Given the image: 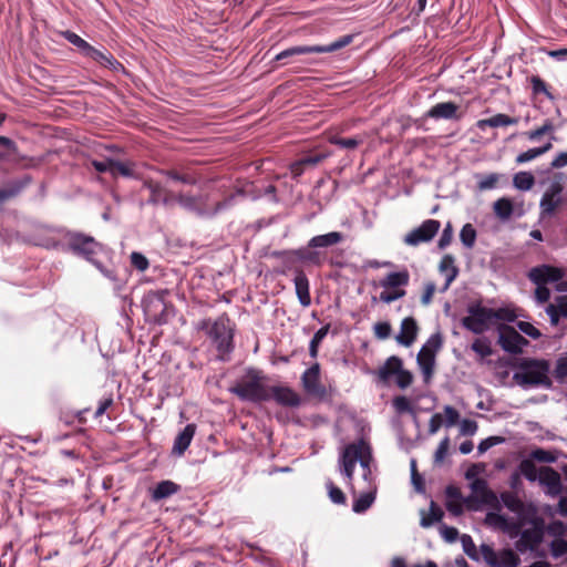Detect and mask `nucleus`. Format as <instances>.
<instances>
[{"mask_svg":"<svg viewBox=\"0 0 567 567\" xmlns=\"http://www.w3.org/2000/svg\"><path fill=\"white\" fill-rule=\"evenodd\" d=\"M143 188L150 192L147 204L156 206L163 205L165 207H173L178 205L187 213L203 219H212L218 214L230 208L237 197H244L245 193L238 188L221 200L213 202L208 194H192L189 192H173L164 186L161 182L153 178H145L143 181Z\"/></svg>","mask_w":567,"mask_h":567,"instance_id":"1","label":"nucleus"},{"mask_svg":"<svg viewBox=\"0 0 567 567\" xmlns=\"http://www.w3.org/2000/svg\"><path fill=\"white\" fill-rule=\"evenodd\" d=\"M229 391L240 400L249 402H265L270 400L267 377L261 370L248 368L229 388Z\"/></svg>","mask_w":567,"mask_h":567,"instance_id":"2","label":"nucleus"},{"mask_svg":"<svg viewBox=\"0 0 567 567\" xmlns=\"http://www.w3.org/2000/svg\"><path fill=\"white\" fill-rule=\"evenodd\" d=\"M63 239L65 241V250L71 251L73 255L82 257L93 264L110 280H116L114 271L104 268L101 262L96 260L95 257L104 247L92 236L76 231H65Z\"/></svg>","mask_w":567,"mask_h":567,"instance_id":"3","label":"nucleus"},{"mask_svg":"<svg viewBox=\"0 0 567 567\" xmlns=\"http://www.w3.org/2000/svg\"><path fill=\"white\" fill-rule=\"evenodd\" d=\"M550 364L543 359H524L516 368L513 380L523 389L551 386Z\"/></svg>","mask_w":567,"mask_h":567,"instance_id":"4","label":"nucleus"},{"mask_svg":"<svg viewBox=\"0 0 567 567\" xmlns=\"http://www.w3.org/2000/svg\"><path fill=\"white\" fill-rule=\"evenodd\" d=\"M198 329L204 330L215 344L219 360L227 361L234 350V327L230 319L226 315L215 321L204 319L198 323Z\"/></svg>","mask_w":567,"mask_h":567,"instance_id":"5","label":"nucleus"},{"mask_svg":"<svg viewBox=\"0 0 567 567\" xmlns=\"http://www.w3.org/2000/svg\"><path fill=\"white\" fill-rule=\"evenodd\" d=\"M358 462L362 468H368V465L372 462L371 446L363 439L346 445L339 455V471L346 477L349 485H352L354 468Z\"/></svg>","mask_w":567,"mask_h":567,"instance_id":"6","label":"nucleus"},{"mask_svg":"<svg viewBox=\"0 0 567 567\" xmlns=\"http://www.w3.org/2000/svg\"><path fill=\"white\" fill-rule=\"evenodd\" d=\"M353 34H346L326 45H297L279 52L275 61H282L288 58L310 53H331L339 51L353 42Z\"/></svg>","mask_w":567,"mask_h":567,"instance_id":"7","label":"nucleus"},{"mask_svg":"<svg viewBox=\"0 0 567 567\" xmlns=\"http://www.w3.org/2000/svg\"><path fill=\"white\" fill-rule=\"evenodd\" d=\"M441 347V336L439 333L432 334L417 353L416 361L426 383L430 382L433 377L435 368V355Z\"/></svg>","mask_w":567,"mask_h":567,"instance_id":"8","label":"nucleus"},{"mask_svg":"<svg viewBox=\"0 0 567 567\" xmlns=\"http://www.w3.org/2000/svg\"><path fill=\"white\" fill-rule=\"evenodd\" d=\"M468 316L462 319V324L473 333L480 334L486 331L491 320L496 317L493 309L481 306L480 303L471 305L467 309Z\"/></svg>","mask_w":567,"mask_h":567,"instance_id":"9","label":"nucleus"},{"mask_svg":"<svg viewBox=\"0 0 567 567\" xmlns=\"http://www.w3.org/2000/svg\"><path fill=\"white\" fill-rule=\"evenodd\" d=\"M480 553L492 567H518L520 564V558L512 549L495 551L489 545L482 544Z\"/></svg>","mask_w":567,"mask_h":567,"instance_id":"10","label":"nucleus"},{"mask_svg":"<svg viewBox=\"0 0 567 567\" xmlns=\"http://www.w3.org/2000/svg\"><path fill=\"white\" fill-rule=\"evenodd\" d=\"M441 223L436 219H426L419 227L409 231L403 243L410 247H416L421 244L430 243L439 233Z\"/></svg>","mask_w":567,"mask_h":567,"instance_id":"11","label":"nucleus"},{"mask_svg":"<svg viewBox=\"0 0 567 567\" xmlns=\"http://www.w3.org/2000/svg\"><path fill=\"white\" fill-rule=\"evenodd\" d=\"M167 303L164 295L161 292H150L143 299V309L150 321L155 323H164L167 320Z\"/></svg>","mask_w":567,"mask_h":567,"instance_id":"12","label":"nucleus"},{"mask_svg":"<svg viewBox=\"0 0 567 567\" xmlns=\"http://www.w3.org/2000/svg\"><path fill=\"white\" fill-rule=\"evenodd\" d=\"M498 343L504 351L518 354L528 344V341L514 327L503 326L499 329Z\"/></svg>","mask_w":567,"mask_h":567,"instance_id":"13","label":"nucleus"},{"mask_svg":"<svg viewBox=\"0 0 567 567\" xmlns=\"http://www.w3.org/2000/svg\"><path fill=\"white\" fill-rule=\"evenodd\" d=\"M64 233L62 229L41 228L35 235V244L48 249L65 250Z\"/></svg>","mask_w":567,"mask_h":567,"instance_id":"14","label":"nucleus"},{"mask_svg":"<svg viewBox=\"0 0 567 567\" xmlns=\"http://www.w3.org/2000/svg\"><path fill=\"white\" fill-rule=\"evenodd\" d=\"M564 277L561 269L549 265H542L529 270L528 278L536 285L557 282Z\"/></svg>","mask_w":567,"mask_h":567,"instance_id":"15","label":"nucleus"},{"mask_svg":"<svg viewBox=\"0 0 567 567\" xmlns=\"http://www.w3.org/2000/svg\"><path fill=\"white\" fill-rule=\"evenodd\" d=\"M301 382L305 391L311 395H322L324 393V388L320 383L319 363H315L303 372Z\"/></svg>","mask_w":567,"mask_h":567,"instance_id":"16","label":"nucleus"},{"mask_svg":"<svg viewBox=\"0 0 567 567\" xmlns=\"http://www.w3.org/2000/svg\"><path fill=\"white\" fill-rule=\"evenodd\" d=\"M486 522L489 525L498 527L499 529L506 532L512 537L517 536L523 526V524L519 519L508 518V517H506L502 514H497V513H488L486 515Z\"/></svg>","mask_w":567,"mask_h":567,"instance_id":"17","label":"nucleus"},{"mask_svg":"<svg viewBox=\"0 0 567 567\" xmlns=\"http://www.w3.org/2000/svg\"><path fill=\"white\" fill-rule=\"evenodd\" d=\"M276 256H285L287 259H289L291 256H295L302 262L316 266H320L323 261L322 254L317 250V248H310L309 244L306 247H301L292 251L276 252Z\"/></svg>","mask_w":567,"mask_h":567,"instance_id":"18","label":"nucleus"},{"mask_svg":"<svg viewBox=\"0 0 567 567\" xmlns=\"http://www.w3.org/2000/svg\"><path fill=\"white\" fill-rule=\"evenodd\" d=\"M519 539L516 542V549L520 553L535 549L543 539V530L537 527L519 532Z\"/></svg>","mask_w":567,"mask_h":567,"instance_id":"19","label":"nucleus"},{"mask_svg":"<svg viewBox=\"0 0 567 567\" xmlns=\"http://www.w3.org/2000/svg\"><path fill=\"white\" fill-rule=\"evenodd\" d=\"M538 481L548 488V494L556 496L561 492V477L553 467L544 466L539 468Z\"/></svg>","mask_w":567,"mask_h":567,"instance_id":"20","label":"nucleus"},{"mask_svg":"<svg viewBox=\"0 0 567 567\" xmlns=\"http://www.w3.org/2000/svg\"><path fill=\"white\" fill-rule=\"evenodd\" d=\"M545 312L548 315L550 323L557 326L560 320L567 319V296H557L549 302Z\"/></svg>","mask_w":567,"mask_h":567,"instance_id":"21","label":"nucleus"},{"mask_svg":"<svg viewBox=\"0 0 567 567\" xmlns=\"http://www.w3.org/2000/svg\"><path fill=\"white\" fill-rule=\"evenodd\" d=\"M458 105L453 102H442L433 105L427 112L426 117L434 120H458Z\"/></svg>","mask_w":567,"mask_h":567,"instance_id":"22","label":"nucleus"},{"mask_svg":"<svg viewBox=\"0 0 567 567\" xmlns=\"http://www.w3.org/2000/svg\"><path fill=\"white\" fill-rule=\"evenodd\" d=\"M270 399L285 406H298L300 404V396L290 388L287 386H269Z\"/></svg>","mask_w":567,"mask_h":567,"instance_id":"23","label":"nucleus"},{"mask_svg":"<svg viewBox=\"0 0 567 567\" xmlns=\"http://www.w3.org/2000/svg\"><path fill=\"white\" fill-rule=\"evenodd\" d=\"M419 331L417 323L413 317H406L401 321L400 332L395 337L398 343L410 347L416 339Z\"/></svg>","mask_w":567,"mask_h":567,"instance_id":"24","label":"nucleus"},{"mask_svg":"<svg viewBox=\"0 0 567 567\" xmlns=\"http://www.w3.org/2000/svg\"><path fill=\"white\" fill-rule=\"evenodd\" d=\"M196 432V425L193 423L187 424L175 437L172 453L182 456L192 443Z\"/></svg>","mask_w":567,"mask_h":567,"instance_id":"25","label":"nucleus"},{"mask_svg":"<svg viewBox=\"0 0 567 567\" xmlns=\"http://www.w3.org/2000/svg\"><path fill=\"white\" fill-rule=\"evenodd\" d=\"M296 295L298 297V300L302 307H309L311 303V297L309 291V280L306 276V274L297 269L296 276L293 279Z\"/></svg>","mask_w":567,"mask_h":567,"instance_id":"26","label":"nucleus"},{"mask_svg":"<svg viewBox=\"0 0 567 567\" xmlns=\"http://www.w3.org/2000/svg\"><path fill=\"white\" fill-rule=\"evenodd\" d=\"M85 56L111 70L122 68L121 63L107 50H99L91 45Z\"/></svg>","mask_w":567,"mask_h":567,"instance_id":"27","label":"nucleus"},{"mask_svg":"<svg viewBox=\"0 0 567 567\" xmlns=\"http://www.w3.org/2000/svg\"><path fill=\"white\" fill-rule=\"evenodd\" d=\"M410 281V275L408 270H401L388 274L380 281V286L384 289H403Z\"/></svg>","mask_w":567,"mask_h":567,"instance_id":"28","label":"nucleus"},{"mask_svg":"<svg viewBox=\"0 0 567 567\" xmlns=\"http://www.w3.org/2000/svg\"><path fill=\"white\" fill-rule=\"evenodd\" d=\"M519 118L518 117H512L507 114L498 113L492 117L483 118L477 121L476 126L484 131L487 126L488 127H503L508 125H516L518 124Z\"/></svg>","mask_w":567,"mask_h":567,"instance_id":"29","label":"nucleus"},{"mask_svg":"<svg viewBox=\"0 0 567 567\" xmlns=\"http://www.w3.org/2000/svg\"><path fill=\"white\" fill-rule=\"evenodd\" d=\"M560 187L559 186H556V187H553L550 190H547L542 199H540V209H542V215H551L554 214L555 209L558 207V205L560 204V198H559V193H560Z\"/></svg>","mask_w":567,"mask_h":567,"instance_id":"30","label":"nucleus"},{"mask_svg":"<svg viewBox=\"0 0 567 567\" xmlns=\"http://www.w3.org/2000/svg\"><path fill=\"white\" fill-rule=\"evenodd\" d=\"M344 236L340 231H331L323 235H318L312 237L309 240L310 248H328L334 245L340 244L343 240Z\"/></svg>","mask_w":567,"mask_h":567,"instance_id":"31","label":"nucleus"},{"mask_svg":"<svg viewBox=\"0 0 567 567\" xmlns=\"http://www.w3.org/2000/svg\"><path fill=\"white\" fill-rule=\"evenodd\" d=\"M440 271L446 276L443 291L447 290L454 279L457 277L458 269L454 265V258L451 255H445L440 262Z\"/></svg>","mask_w":567,"mask_h":567,"instance_id":"32","label":"nucleus"},{"mask_svg":"<svg viewBox=\"0 0 567 567\" xmlns=\"http://www.w3.org/2000/svg\"><path fill=\"white\" fill-rule=\"evenodd\" d=\"M470 487L483 503H489L496 499V495L488 488L487 482L484 478H475L471 482Z\"/></svg>","mask_w":567,"mask_h":567,"instance_id":"33","label":"nucleus"},{"mask_svg":"<svg viewBox=\"0 0 567 567\" xmlns=\"http://www.w3.org/2000/svg\"><path fill=\"white\" fill-rule=\"evenodd\" d=\"M403 367V362L399 357H390L385 363L379 369V378L386 382L392 375H395Z\"/></svg>","mask_w":567,"mask_h":567,"instance_id":"34","label":"nucleus"},{"mask_svg":"<svg viewBox=\"0 0 567 567\" xmlns=\"http://www.w3.org/2000/svg\"><path fill=\"white\" fill-rule=\"evenodd\" d=\"M179 489L178 485L172 481H162L159 482L152 491V499L161 501L167 498Z\"/></svg>","mask_w":567,"mask_h":567,"instance_id":"35","label":"nucleus"},{"mask_svg":"<svg viewBox=\"0 0 567 567\" xmlns=\"http://www.w3.org/2000/svg\"><path fill=\"white\" fill-rule=\"evenodd\" d=\"M158 173L173 182H178L185 185H196L197 178L194 174L187 172H179L177 169H159Z\"/></svg>","mask_w":567,"mask_h":567,"instance_id":"36","label":"nucleus"},{"mask_svg":"<svg viewBox=\"0 0 567 567\" xmlns=\"http://www.w3.org/2000/svg\"><path fill=\"white\" fill-rule=\"evenodd\" d=\"M421 522L420 525L423 528H429L433 524L440 522L443 518V511L435 504V502H431L429 513L425 514L424 511L421 512Z\"/></svg>","mask_w":567,"mask_h":567,"instance_id":"37","label":"nucleus"},{"mask_svg":"<svg viewBox=\"0 0 567 567\" xmlns=\"http://www.w3.org/2000/svg\"><path fill=\"white\" fill-rule=\"evenodd\" d=\"M501 501L504 504V506L517 514L520 515L524 513V503L523 501L513 492H503L501 493Z\"/></svg>","mask_w":567,"mask_h":567,"instance_id":"38","label":"nucleus"},{"mask_svg":"<svg viewBox=\"0 0 567 567\" xmlns=\"http://www.w3.org/2000/svg\"><path fill=\"white\" fill-rule=\"evenodd\" d=\"M493 208L495 215L504 220L511 218L513 214V204L508 198L505 197L497 199L494 203Z\"/></svg>","mask_w":567,"mask_h":567,"instance_id":"39","label":"nucleus"},{"mask_svg":"<svg viewBox=\"0 0 567 567\" xmlns=\"http://www.w3.org/2000/svg\"><path fill=\"white\" fill-rule=\"evenodd\" d=\"M374 492H367L354 499L352 509L354 513H364L374 502Z\"/></svg>","mask_w":567,"mask_h":567,"instance_id":"40","label":"nucleus"},{"mask_svg":"<svg viewBox=\"0 0 567 567\" xmlns=\"http://www.w3.org/2000/svg\"><path fill=\"white\" fill-rule=\"evenodd\" d=\"M513 184L519 190H529L535 184V178L528 172H519L514 175Z\"/></svg>","mask_w":567,"mask_h":567,"instance_id":"41","label":"nucleus"},{"mask_svg":"<svg viewBox=\"0 0 567 567\" xmlns=\"http://www.w3.org/2000/svg\"><path fill=\"white\" fill-rule=\"evenodd\" d=\"M476 230L472 224H465L460 231V240L464 247L472 249L476 241Z\"/></svg>","mask_w":567,"mask_h":567,"instance_id":"42","label":"nucleus"},{"mask_svg":"<svg viewBox=\"0 0 567 567\" xmlns=\"http://www.w3.org/2000/svg\"><path fill=\"white\" fill-rule=\"evenodd\" d=\"M330 326L327 324L324 327H321L312 337L309 344V354L311 358H317L318 355V349L319 344L322 342V340L326 338V336L329 332Z\"/></svg>","mask_w":567,"mask_h":567,"instance_id":"43","label":"nucleus"},{"mask_svg":"<svg viewBox=\"0 0 567 567\" xmlns=\"http://www.w3.org/2000/svg\"><path fill=\"white\" fill-rule=\"evenodd\" d=\"M63 37L66 41L76 47L84 56L91 48V44L89 42H86L84 39H82L80 35L72 31L63 32Z\"/></svg>","mask_w":567,"mask_h":567,"instance_id":"44","label":"nucleus"},{"mask_svg":"<svg viewBox=\"0 0 567 567\" xmlns=\"http://www.w3.org/2000/svg\"><path fill=\"white\" fill-rule=\"evenodd\" d=\"M520 473L530 482L538 480L539 471L533 460H524L519 464Z\"/></svg>","mask_w":567,"mask_h":567,"instance_id":"45","label":"nucleus"},{"mask_svg":"<svg viewBox=\"0 0 567 567\" xmlns=\"http://www.w3.org/2000/svg\"><path fill=\"white\" fill-rule=\"evenodd\" d=\"M530 457L534 461L543 463H554L557 460V455L554 452L544 449L533 450L530 453Z\"/></svg>","mask_w":567,"mask_h":567,"instance_id":"46","label":"nucleus"},{"mask_svg":"<svg viewBox=\"0 0 567 567\" xmlns=\"http://www.w3.org/2000/svg\"><path fill=\"white\" fill-rule=\"evenodd\" d=\"M326 486H327L328 494H329V497L332 503L339 504V505L346 503V496H344L343 492L339 487H337L332 481L328 480L326 483Z\"/></svg>","mask_w":567,"mask_h":567,"instance_id":"47","label":"nucleus"},{"mask_svg":"<svg viewBox=\"0 0 567 567\" xmlns=\"http://www.w3.org/2000/svg\"><path fill=\"white\" fill-rule=\"evenodd\" d=\"M553 131H554V125H553L551 121L547 120L540 127L533 130V131H528L525 133V135L527 136V138L529 141H538L540 138V136H543L544 134L550 133Z\"/></svg>","mask_w":567,"mask_h":567,"instance_id":"48","label":"nucleus"},{"mask_svg":"<svg viewBox=\"0 0 567 567\" xmlns=\"http://www.w3.org/2000/svg\"><path fill=\"white\" fill-rule=\"evenodd\" d=\"M461 542H462V546H463V550L464 553L471 558V559H474V560H478L480 559V556H478V553H477V549H476V546L472 539V537L470 535H463L461 537Z\"/></svg>","mask_w":567,"mask_h":567,"instance_id":"49","label":"nucleus"},{"mask_svg":"<svg viewBox=\"0 0 567 567\" xmlns=\"http://www.w3.org/2000/svg\"><path fill=\"white\" fill-rule=\"evenodd\" d=\"M516 327L520 332L525 333L534 340H537L542 337V332L530 322L517 321Z\"/></svg>","mask_w":567,"mask_h":567,"instance_id":"50","label":"nucleus"},{"mask_svg":"<svg viewBox=\"0 0 567 567\" xmlns=\"http://www.w3.org/2000/svg\"><path fill=\"white\" fill-rule=\"evenodd\" d=\"M406 291L404 289H384L380 293V300L384 303H391L400 298L405 296Z\"/></svg>","mask_w":567,"mask_h":567,"instance_id":"51","label":"nucleus"},{"mask_svg":"<svg viewBox=\"0 0 567 567\" xmlns=\"http://www.w3.org/2000/svg\"><path fill=\"white\" fill-rule=\"evenodd\" d=\"M110 174L113 177H116L117 175L128 177L132 176V169L122 162L111 159Z\"/></svg>","mask_w":567,"mask_h":567,"instance_id":"52","label":"nucleus"},{"mask_svg":"<svg viewBox=\"0 0 567 567\" xmlns=\"http://www.w3.org/2000/svg\"><path fill=\"white\" fill-rule=\"evenodd\" d=\"M391 324L388 321H380L373 326V332L375 338L385 340L391 336Z\"/></svg>","mask_w":567,"mask_h":567,"instance_id":"53","label":"nucleus"},{"mask_svg":"<svg viewBox=\"0 0 567 567\" xmlns=\"http://www.w3.org/2000/svg\"><path fill=\"white\" fill-rule=\"evenodd\" d=\"M131 265L138 271H145L148 266V259L141 252L133 251L131 254Z\"/></svg>","mask_w":567,"mask_h":567,"instance_id":"54","label":"nucleus"},{"mask_svg":"<svg viewBox=\"0 0 567 567\" xmlns=\"http://www.w3.org/2000/svg\"><path fill=\"white\" fill-rule=\"evenodd\" d=\"M530 83H532L533 92H534L535 94L543 93V94H545L548 99H550V100H553V99H554V96L551 95V93L548 91L546 83H545V82H544L539 76H532V79H530Z\"/></svg>","mask_w":567,"mask_h":567,"instance_id":"55","label":"nucleus"},{"mask_svg":"<svg viewBox=\"0 0 567 567\" xmlns=\"http://www.w3.org/2000/svg\"><path fill=\"white\" fill-rule=\"evenodd\" d=\"M472 350L480 354L482 358L488 357L492 353L491 346L487 341L482 339H476L472 346Z\"/></svg>","mask_w":567,"mask_h":567,"instance_id":"56","label":"nucleus"},{"mask_svg":"<svg viewBox=\"0 0 567 567\" xmlns=\"http://www.w3.org/2000/svg\"><path fill=\"white\" fill-rule=\"evenodd\" d=\"M504 442V439L502 436H488L484 440H482L477 446V451L480 454L485 453L491 447L501 444Z\"/></svg>","mask_w":567,"mask_h":567,"instance_id":"57","label":"nucleus"},{"mask_svg":"<svg viewBox=\"0 0 567 567\" xmlns=\"http://www.w3.org/2000/svg\"><path fill=\"white\" fill-rule=\"evenodd\" d=\"M449 447H450V439L446 436L440 442V444L435 451V454H434L435 463H442L444 461V458L447 455Z\"/></svg>","mask_w":567,"mask_h":567,"instance_id":"58","label":"nucleus"},{"mask_svg":"<svg viewBox=\"0 0 567 567\" xmlns=\"http://www.w3.org/2000/svg\"><path fill=\"white\" fill-rule=\"evenodd\" d=\"M331 143L334 145H338L342 148L354 150L361 143V140H358L354 137H349V138L333 137L331 140Z\"/></svg>","mask_w":567,"mask_h":567,"instance_id":"59","label":"nucleus"},{"mask_svg":"<svg viewBox=\"0 0 567 567\" xmlns=\"http://www.w3.org/2000/svg\"><path fill=\"white\" fill-rule=\"evenodd\" d=\"M395 382L401 389L408 388L413 381L412 373L403 368L395 374Z\"/></svg>","mask_w":567,"mask_h":567,"instance_id":"60","label":"nucleus"},{"mask_svg":"<svg viewBox=\"0 0 567 567\" xmlns=\"http://www.w3.org/2000/svg\"><path fill=\"white\" fill-rule=\"evenodd\" d=\"M453 239V228L451 223H447L445 228L443 229L441 237L437 243V247L440 249L446 248Z\"/></svg>","mask_w":567,"mask_h":567,"instance_id":"61","label":"nucleus"},{"mask_svg":"<svg viewBox=\"0 0 567 567\" xmlns=\"http://www.w3.org/2000/svg\"><path fill=\"white\" fill-rule=\"evenodd\" d=\"M24 183H21L19 185L12 186L10 188H1L0 189V205L8 200L9 198H12L17 196L20 190L24 187Z\"/></svg>","mask_w":567,"mask_h":567,"instance_id":"62","label":"nucleus"},{"mask_svg":"<svg viewBox=\"0 0 567 567\" xmlns=\"http://www.w3.org/2000/svg\"><path fill=\"white\" fill-rule=\"evenodd\" d=\"M477 429V423L470 419L463 420L460 424V432L462 435L472 436L476 433Z\"/></svg>","mask_w":567,"mask_h":567,"instance_id":"63","label":"nucleus"},{"mask_svg":"<svg viewBox=\"0 0 567 567\" xmlns=\"http://www.w3.org/2000/svg\"><path fill=\"white\" fill-rule=\"evenodd\" d=\"M555 375L559 380H564L567 378V359L559 358L555 368Z\"/></svg>","mask_w":567,"mask_h":567,"instance_id":"64","label":"nucleus"}]
</instances>
